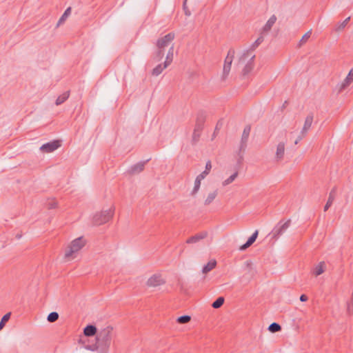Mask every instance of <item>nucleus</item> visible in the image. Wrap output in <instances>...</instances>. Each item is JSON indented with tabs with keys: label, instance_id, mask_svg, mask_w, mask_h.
<instances>
[{
	"label": "nucleus",
	"instance_id": "nucleus-29",
	"mask_svg": "<svg viewBox=\"0 0 353 353\" xmlns=\"http://www.w3.org/2000/svg\"><path fill=\"white\" fill-rule=\"evenodd\" d=\"M270 332L275 333L281 330V326L277 323H272L268 327Z\"/></svg>",
	"mask_w": 353,
	"mask_h": 353
},
{
	"label": "nucleus",
	"instance_id": "nucleus-46",
	"mask_svg": "<svg viewBox=\"0 0 353 353\" xmlns=\"http://www.w3.org/2000/svg\"><path fill=\"white\" fill-rule=\"evenodd\" d=\"M286 104H287V101H285V103H284V104H283V107L284 108V107L285 106V105H286Z\"/></svg>",
	"mask_w": 353,
	"mask_h": 353
},
{
	"label": "nucleus",
	"instance_id": "nucleus-37",
	"mask_svg": "<svg viewBox=\"0 0 353 353\" xmlns=\"http://www.w3.org/2000/svg\"><path fill=\"white\" fill-rule=\"evenodd\" d=\"M70 12H71V8H70V7L68 8L65 10V12H64L63 14L61 16V18L59 19V20L58 26H59L60 23H62V22H63V21H64V20L68 17V16L70 14Z\"/></svg>",
	"mask_w": 353,
	"mask_h": 353
},
{
	"label": "nucleus",
	"instance_id": "nucleus-28",
	"mask_svg": "<svg viewBox=\"0 0 353 353\" xmlns=\"http://www.w3.org/2000/svg\"><path fill=\"white\" fill-rule=\"evenodd\" d=\"M201 181L202 180H200L199 179L196 178V179L194 181V188H193V189H192V190L191 192V195L192 196H194L199 192L200 186H201Z\"/></svg>",
	"mask_w": 353,
	"mask_h": 353
},
{
	"label": "nucleus",
	"instance_id": "nucleus-41",
	"mask_svg": "<svg viewBox=\"0 0 353 353\" xmlns=\"http://www.w3.org/2000/svg\"><path fill=\"white\" fill-rule=\"evenodd\" d=\"M208 174V173L205 171L202 172L201 174H199L196 178L199 179L200 180H203L205 178V176Z\"/></svg>",
	"mask_w": 353,
	"mask_h": 353
},
{
	"label": "nucleus",
	"instance_id": "nucleus-47",
	"mask_svg": "<svg viewBox=\"0 0 353 353\" xmlns=\"http://www.w3.org/2000/svg\"><path fill=\"white\" fill-rule=\"evenodd\" d=\"M17 238H20V237H21V235H20V234H18V235L17 236Z\"/></svg>",
	"mask_w": 353,
	"mask_h": 353
},
{
	"label": "nucleus",
	"instance_id": "nucleus-20",
	"mask_svg": "<svg viewBox=\"0 0 353 353\" xmlns=\"http://www.w3.org/2000/svg\"><path fill=\"white\" fill-rule=\"evenodd\" d=\"M97 332L96 326L93 325H87L83 330V334L86 336H93Z\"/></svg>",
	"mask_w": 353,
	"mask_h": 353
},
{
	"label": "nucleus",
	"instance_id": "nucleus-22",
	"mask_svg": "<svg viewBox=\"0 0 353 353\" xmlns=\"http://www.w3.org/2000/svg\"><path fill=\"white\" fill-rule=\"evenodd\" d=\"M325 271V262H320L312 270V273L316 276L321 275Z\"/></svg>",
	"mask_w": 353,
	"mask_h": 353
},
{
	"label": "nucleus",
	"instance_id": "nucleus-45",
	"mask_svg": "<svg viewBox=\"0 0 353 353\" xmlns=\"http://www.w3.org/2000/svg\"><path fill=\"white\" fill-rule=\"evenodd\" d=\"M219 122H218V123H217V125H216V129H215V130H218V128H219Z\"/></svg>",
	"mask_w": 353,
	"mask_h": 353
},
{
	"label": "nucleus",
	"instance_id": "nucleus-38",
	"mask_svg": "<svg viewBox=\"0 0 353 353\" xmlns=\"http://www.w3.org/2000/svg\"><path fill=\"white\" fill-rule=\"evenodd\" d=\"M46 205L48 209H54L57 207V203L54 200H50Z\"/></svg>",
	"mask_w": 353,
	"mask_h": 353
},
{
	"label": "nucleus",
	"instance_id": "nucleus-7",
	"mask_svg": "<svg viewBox=\"0 0 353 353\" xmlns=\"http://www.w3.org/2000/svg\"><path fill=\"white\" fill-rule=\"evenodd\" d=\"M234 55H235V50L233 48H230L228 50V54L224 61V65H223V74H222L223 80H225L229 75Z\"/></svg>",
	"mask_w": 353,
	"mask_h": 353
},
{
	"label": "nucleus",
	"instance_id": "nucleus-11",
	"mask_svg": "<svg viewBox=\"0 0 353 353\" xmlns=\"http://www.w3.org/2000/svg\"><path fill=\"white\" fill-rule=\"evenodd\" d=\"M165 283V281L163 279L160 274H154L148 279L146 285L148 287H157Z\"/></svg>",
	"mask_w": 353,
	"mask_h": 353
},
{
	"label": "nucleus",
	"instance_id": "nucleus-36",
	"mask_svg": "<svg viewBox=\"0 0 353 353\" xmlns=\"http://www.w3.org/2000/svg\"><path fill=\"white\" fill-rule=\"evenodd\" d=\"M350 19V17L346 18L342 23H341L336 28V30L338 32L341 31L345 28V27L347 26V23L349 22Z\"/></svg>",
	"mask_w": 353,
	"mask_h": 353
},
{
	"label": "nucleus",
	"instance_id": "nucleus-40",
	"mask_svg": "<svg viewBox=\"0 0 353 353\" xmlns=\"http://www.w3.org/2000/svg\"><path fill=\"white\" fill-rule=\"evenodd\" d=\"M212 169V164H211V162L210 161H208L207 163H206V165H205V172H207L208 174L210 173V170Z\"/></svg>",
	"mask_w": 353,
	"mask_h": 353
},
{
	"label": "nucleus",
	"instance_id": "nucleus-17",
	"mask_svg": "<svg viewBox=\"0 0 353 353\" xmlns=\"http://www.w3.org/2000/svg\"><path fill=\"white\" fill-rule=\"evenodd\" d=\"M208 236L207 232H202L201 233L196 234L186 240V243L188 244L196 243L199 241L205 239Z\"/></svg>",
	"mask_w": 353,
	"mask_h": 353
},
{
	"label": "nucleus",
	"instance_id": "nucleus-10",
	"mask_svg": "<svg viewBox=\"0 0 353 353\" xmlns=\"http://www.w3.org/2000/svg\"><path fill=\"white\" fill-rule=\"evenodd\" d=\"M60 146V141L55 140L42 145L40 147V150L43 153H49L56 150Z\"/></svg>",
	"mask_w": 353,
	"mask_h": 353
},
{
	"label": "nucleus",
	"instance_id": "nucleus-3",
	"mask_svg": "<svg viewBox=\"0 0 353 353\" xmlns=\"http://www.w3.org/2000/svg\"><path fill=\"white\" fill-rule=\"evenodd\" d=\"M85 245V241L83 237H79L73 240L65 248L64 259L70 261L76 257V254Z\"/></svg>",
	"mask_w": 353,
	"mask_h": 353
},
{
	"label": "nucleus",
	"instance_id": "nucleus-6",
	"mask_svg": "<svg viewBox=\"0 0 353 353\" xmlns=\"http://www.w3.org/2000/svg\"><path fill=\"white\" fill-rule=\"evenodd\" d=\"M205 117L203 113L199 114L196 120V124L194 126L192 142V144H196L200 138L201 132L203 128V125L205 123Z\"/></svg>",
	"mask_w": 353,
	"mask_h": 353
},
{
	"label": "nucleus",
	"instance_id": "nucleus-44",
	"mask_svg": "<svg viewBox=\"0 0 353 353\" xmlns=\"http://www.w3.org/2000/svg\"><path fill=\"white\" fill-rule=\"evenodd\" d=\"M219 122H218V123H217V125H216V129H215V130H218V128H219Z\"/></svg>",
	"mask_w": 353,
	"mask_h": 353
},
{
	"label": "nucleus",
	"instance_id": "nucleus-5",
	"mask_svg": "<svg viewBox=\"0 0 353 353\" xmlns=\"http://www.w3.org/2000/svg\"><path fill=\"white\" fill-rule=\"evenodd\" d=\"M114 208L112 206L108 210H102L94 214L93 216V223L95 225H100L109 221L113 216Z\"/></svg>",
	"mask_w": 353,
	"mask_h": 353
},
{
	"label": "nucleus",
	"instance_id": "nucleus-42",
	"mask_svg": "<svg viewBox=\"0 0 353 353\" xmlns=\"http://www.w3.org/2000/svg\"><path fill=\"white\" fill-rule=\"evenodd\" d=\"M307 299H308V298L305 294H302L300 296V301L302 302H305V301H307Z\"/></svg>",
	"mask_w": 353,
	"mask_h": 353
},
{
	"label": "nucleus",
	"instance_id": "nucleus-12",
	"mask_svg": "<svg viewBox=\"0 0 353 353\" xmlns=\"http://www.w3.org/2000/svg\"><path fill=\"white\" fill-rule=\"evenodd\" d=\"M353 82V68L350 71L346 78L338 85V92H342Z\"/></svg>",
	"mask_w": 353,
	"mask_h": 353
},
{
	"label": "nucleus",
	"instance_id": "nucleus-32",
	"mask_svg": "<svg viewBox=\"0 0 353 353\" xmlns=\"http://www.w3.org/2000/svg\"><path fill=\"white\" fill-rule=\"evenodd\" d=\"M237 176H238V172H236L235 173L232 174L229 178H228L223 182V185L225 186V185H228L230 183H232L235 180V179L237 177Z\"/></svg>",
	"mask_w": 353,
	"mask_h": 353
},
{
	"label": "nucleus",
	"instance_id": "nucleus-21",
	"mask_svg": "<svg viewBox=\"0 0 353 353\" xmlns=\"http://www.w3.org/2000/svg\"><path fill=\"white\" fill-rule=\"evenodd\" d=\"M218 193H219L218 190H215L210 192L204 201V205H209L210 204H211L213 202V201L215 199V198L217 196Z\"/></svg>",
	"mask_w": 353,
	"mask_h": 353
},
{
	"label": "nucleus",
	"instance_id": "nucleus-25",
	"mask_svg": "<svg viewBox=\"0 0 353 353\" xmlns=\"http://www.w3.org/2000/svg\"><path fill=\"white\" fill-rule=\"evenodd\" d=\"M173 52H174V45L172 44L168 52L166 59L165 61V67H168L172 63L173 60Z\"/></svg>",
	"mask_w": 353,
	"mask_h": 353
},
{
	"label": "nucleus",
	"instance_id": "nucleus-19",
	"mask_svg": "<svg viewBox=\"0 0 353 353\" xmlns=\"http://www.w3.org/2000/svg\"><path fill=\"white\" fill-rule=\"evenodd\" d=\"M336 195V188L334 187L332 188V190L330 191L329 194V197L327 199V201L324 207V211H327L328 208L332 205L333 201L335 199Z\"/></svg>",
	"mask_w": 353,
	"mask_h": 353
},
{
	"label": "nucleus",
	"instance_id": "nucleus-26",
	"mask_svg": "<svg viewBox=\"0 0 353 353\" xmlns=\"http://www.w3.org/2000/svg\"><path fill=\"white\" fill-rule=\"evenodd\" d=\"M70 96V92L66 91L64 93H63L61 95L59 96L55 101V104L57 105H59L64 103L69 97Z\"/></svg>",
	"mask_w": 353,
	"mask_h": 353
},
{
	"label": "nucleus",
	"instance_id": "nucleus-43",
	"mask_svg": "<svg viewBox=\"0 0 353 353\" xmlns=\"http://www.w3.org/2000/svg\"><path fill=\"white\" fill-rule=\"evenodd\" d=\"M304 137H305V136H303V134H301L297 137L296 140L294 141V144H296H296H298V143H299V141H301V140Z\"/></svg>",
	"mask_w": 353,
	"mask_h": 353
},
{
	"label": "nucleus",
	"instance_id": "nucleus-27",
	"mask_svg": "<svg viewBox=\"0 0 353 353\" xmlns=\"http://www.w3.org/2000/svg\"><path fill=\"white\" fill-rule=\"evenodd\" d=\"M167 67H165V63H163V65L159 64L157 65L152 72V74L154 76H158L159 75L164 69H165Z\"/></svg>",
	"mask_w": 353,
	"mask_h": 353
},
{
	"label": "nucleus",
	"instance_id": "nucleus-23",
	"mask_svg": "<svg viewBox=\"0 0 353 353\" xmlns=\"http://www.w3.org/2000/svg\"><path fill=\"white\" fill-rule=\"evenodd\" d=\"M216 265V261L214 259L210 261L206 265H205L202 269L203 274H207L213 270Z\"/></svg>",
	"mask_w": 353,
	"mask_h": 353
},
{
	"label": "nucleus",
	"instance_id": "nucleus-2",
	"mask_svg": "<svg viewBox=\"0 0 353 353\" xmlns=\"http://www.w3.org/2000/svg\"><path fill=\"white\" fill-rule=\"evenodd\" d=\"M174 34L170 32L163 37L159 38L157 41V50L155 53L154 59L157 61L161 60L164 56L165 48L168 47L174 39Z\"/></svg>",
	"mask_w": 353,
	"mask_h": 353
},
{
	"label": "nucleus",
	"instance_id": "nucleus-15",
	"mask_svg": "<svg viewBox=\"0 0 353 353\" xmlns=\"http://www.w3.org/2000/svg\"><path fill=\"white\" fill-rule=\"evenodd\" d=\"M285 142H280L276 146V151L275 154V159L276 161H281L284 157L285 154Z\"/></svg>",
	"mask_w": 353,
	"mask_h": 353
},
{
	"label": "nucleus",
	"instance_id": "nucleus-1",
	"mask_svg": "<svg viewBox=\"0 0 353 353\" xmlns=\"http://www.w3.org/2000/svg\"><path fill=\"white\" fill-rule=\"evenodd\" d=\"M113 338V327L107 326L102 329L97 334V345H88L86 349L94 351L100 350L101 353H107L110 346L112 339Z\"/></svg>",
	"mask_w": 353,
	"mask_h": 353
},
{
	"label": "nucleus",
	"instance_id": "nucleus-33",
	"mask_svg": "<svg viewBox=\"0 0 353 353\" xmlns=\"http://www.w3.org/2000/svg\"><path fill=\"white\" fill-rule=\"evenodd\" d=\"M191 320V317L188 315H183L181 316H179L176 321L180 324H185L188 323Z\"/></svg>",
	"mask_w": 353,
	"mask_h": 353
},
{
	"label": "nucleus",
	"instance_id": "nucleus-16",
	"mask_svg": "<svg viewBox=\"0 0 353 353\" xmlns=\"http://www.w3.org/2000/svg\"><path fill=\"white\" fill-rule=\"evenodd\" d=\"M147 161H148V160H147L145 161H141V162H139V163L133 165L130 168L129 172L131 174H135L140 173L141 172H142L144 170L145 164L146 163Z\"/></svg>",
	"mask_w": 353,
	"mask_h": 353
},
{
	"label": "nucleus",
	"instance_id": "nucleus-13",
	"mask_svg": "<svg viewBox=\"0 0 353 353\" xmlns=\"http://www.w3.org/2000/svg\"><path fill=\"white\" fill-rule=\"evenodd\" d=\"M276 21V17L274 14L272 15L265 26L263 27L261 31V34H267L270 31L272 27L274 26Z\"/></svg>",
	"mask_w": 353,
	"mask_h": 353
},
{
	"label": "nucleus",
	"instance_id": "nucleus-35",
	"mask_svg": "<svg viewBox=\"0 0 353 353\" xmlns=\"http://www.w3.org/2000/svg\"><path fill=\"white\" fill-rule=\"evenodd\" d=\"M311 30L307 32L303 37L301 39L300 41H299V46H301L302 45H303L304 43H305L307 40L309 39V38L310 37V35H311Z\"/></svg>",
	"mask_w": 353,
	"mask_h": 353
},
{
	"label": "nucleus",
	"instance_id": "nucleus-18",
	"mask_svg": "<svg viewBox=\"0 0 353 353\" xmlns=\"http://www.w3.org/2000/svg\"><path fill=\"white\" fill-rule=\"evenodd\" d=\"M258 234H259L258 230H256L252 234V236L248 239V240L246 241V243L240 247V250H244L247 249L248 248H249L250 246H251L254 243V242L256 241V239L258 236Z\"/></svg>",
	"mask_w": 353,
	"mask_h": 353
},
{
	"label": "nucleus",
	"instance_id": "nucleus-14",
	"mask_svg": "<svg viewBox=\"0 0 353 353\" xmlns=\"http://www.w3.org/2000/svg\"><path fill=\"white\" fill-rule=\"evenodd\" d=\"M314 116L312 113H310L305 118L303 127L301 130V134L305 136L307 131L310 128L313 122Z\"/></svg>",
	"mask_w": 353,
	"mask_h": 353
},
{
	"label": "nucleus",
	"instance_id": "nucleus-8",
	"mask_svg": "<svg viewBox=\"0 0 353 353\" xmlns=\"http://www.w3.org/2000/svg\"><path fill=\"white\" fill-rule=\"evenodd\" d=\"M291 223V220L288 219L287 221L281 225V221H280L273 229L272 232V235L273 239H278L281 235H282L286 230L290 227Z\"/></svg>",
	"mask_w": 353,
	"mask_h": 353
},
{
	"label": "nucleus",
	"instance_id": "nucleus-31",
	"mask_svg": "<svg viewBox=\"0 0 353 353\" xmlns=\"http://www.w3.org/2000/svg\"><path fill=\"white\" fill-rule=\"evenodd\" d=\"M58 319L59 314L56 312H50L47 317V320L50 323L55 322Z\"/></svg>",
	"mask_w": 353,
	"mask_h": 353
},
{
	"label": "nucleus",
	"instance_id": "nucleus-39",
	"mask_svg": "<svg viewBox=\"0 0 353 353\" xmlns=\"http://www.w3.org/2000/svg\"><path fill=\"white\" fill-rule=\"evenodd\" d=\"M187 1L188 0H184L183 1V10L185 12V14L186 16H190L191 14V12L190 11V10L188 8V6H187Z\"/></svg>",
	"mask_w": 353,
	"mask_h": 353
},
{
	"label": "nucleus",
	"instance_id": "nucleus-30",
	"mask_svg": "<svg viewBox=\"0 0 353 353\" xmlns=\"http://www.w3.org/2000/svg\"><path fill=\"white\" fill-rule=\"evenodd\" d=\"M224 298L223 296L219 297L212 304V307L215 309H218L221 307L224 303Z\"/></svg>",
	"mask_w": 353,
	"mask_h": 353
},
{
	"label": "nucleus",
	"instance_id": "nucleus-4",
	"mask_svg": "<svg viewBox=\"0 0 353 353\" xmlns=\"http://www.w3.org/2000/svg\"><path fill=\"white\" fill-rule=\"evenodd\" d=\"M255 58V55L253 54H250L249 50L245 51L243 54L239 58L238 63L236 65H239L243 64L245 61L249 59L247 63L244 66L243 69V74L247 75L254 68V59Z\"/></svg>",
	"mask_w": 353,
	"mask_h": 353
},
{
	"label": "nucleus",
	"instance_id": "nucleus-24",
	"mask_svg": "<svg viewBox=\"0 0 353 353\" xmlns=\"http://www.w3.org/2000/svg\"><path fill=\"white\" fill-rule=\"evenodd\" d=\"M264 41V34H261L259 38L252 44L250 49V54H252V52L258 48V46Z\"/></svg>",
	"mask_w": 353,
	"mask_h": 353
},
{
	"label": "nucleus",
	"instance_id": "nucleus-9",
	"mask_svg": "<svg viewBox=\"0 0 353 353\" xmlns=\"http://www.w3.org/2000/svg\"><path fill=\"white\" fill-rule=\"evenodd\" d=\"M250 131L251 126L250 125H246L243 129L239 145V150L241 152H244L245 150Z\"/></svg>",
	"mask_w": 353,
	"mask_h": 353
},
{
	"label": "nucleus",
	"instance_id": "nucleus-34",
	"mask_svg": "<svg viewBox=\"0 0 353 353\" xmlns=\"http://www.w3.org/2000/svg\"><path fill=\"white\" fill-rule=\"evenodd\" d=\"M10 313H7L1 319V321H0V330H1L3 327L5 326V324L7 321H8V320L10 319Z\"/></svg>",
	"mask_w": 353,
	"mask_h": 353
}]
</instances>
